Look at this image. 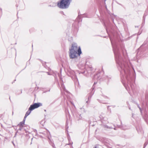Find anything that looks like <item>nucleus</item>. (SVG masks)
Segmentation results:
<instances>
[{
	"instance_id": "obj_32",
	"label": "nucleus",
	"mask_w": 148,
	"mask_h": 148,
	"mask_svg": "<svg viewBox=\"0 0 148 148\" xmlns=\"http://www.w3.org/2000/svg\"><path fill=\"white\" fill-rule=\"evenodd\" d=\"M40 134H44L45 136H46V134L45 133L40 132Z\"/></svg>"
},
{
	"instance_id": "obj_52",
	"label": "nucleus",
	"mask_w": 148,
	"mask_h": 148,
	"mask_svg": "<svg viewBox=\"0 0 148 148\" xmlns=\"http://www.w3.org/2000/svg\"><path fill=\"white\" fill-rule=\"evenodd\" d=\"M140 34H139L138 33V35H140Z\"/></svg>"
},
{
	"instance_id": "obj_16",
	"label": "nucleus",
	"mask_w": 148,
	"mask_h": 148,
	"mask_svg": "<svg viewBox=\"0 0 148 148\" xmlns=\"http://www.w3.org/2000/svg\"><path fill=\"white\" fill-rule=\"evenodd\" d=\"M56 6V3H53L51 4L48 5V6L51 7H54Z\"/></svg>"
},
{
	"instance_id": "obj_6",
	"label": "nucleus",
	"mask_w": 148,
	"mask_h": 148,
	"mask_svg": "<svg viewBox=\"0 0 148 148\" xmlns=\"http://www.w3.org/2000/svg\"><path fill=\"white\" fill-rule=\"evenodd\" d=\"M68 72L71 75H73V76H74L75 78V80H77V78L76 75L77 73H78L79 74H80V73L83 74L84 73V72H81L79 71H77L76 72V73H75L74 71L73 70H71V69L69 70Z\"/></svg>"
},
{
	"instance_id": "obj_37",
	"label": "nucleus",
	"mask_w": 148,
	"mask_h": 148,
	"mask_svg": "<svg viewBox=\"0 0 148 148\" xmlns=\"http://www.w3.org/2000/svg\"><path fill=\"white\" fill-rule=\"evenodd\" d=\"M104 97L105 98H108V97L106 96H104Z\"/></svg>"
},
{
	"instance_id": "obj_19",
	"label": "nucleus",
	"mask_w": 148,
	"mask_h": 148,
	"mask_svg": "<svg viewBox=\"0 0 148 148\" xmlns=\"http://www.w3.org/2000/svg\"><path fill=\"white\" fill-rule=\"evenodd\" d=\"M82 16L83 17H89L88 16L87 14V13H84L83 14H82Z\"/></svg>"
},
{
	"instance_id": "obj_8",
	"label": "nucleus",
	"mask_w": 148,
	"mask_h": 148,
	"mask_svg": "<svg viewBox=\"0 0 148 148\" xmlns=\"http://www.w3.org/2000/svg\"><path fill=\"white\" fill-rule=\"evenodd\" d=\"M144 118L146 122L148 121V102L146 103V110L145 112Z\"/></svg>"
},
{
	"instance_id": "obj_25",
	"label": "nucleus",
	"mask_w": 148,
	"mask_h": 148,
	"mask_svg": "<svg viewBox=\"0 0 148 148\" xmlns=\"http://www.w3.org/2000/svg\"><path fill=\"white\" fill-rule=\"evenodd\" d=\"M146 15L145 14L144 15V16L143 17V21H144V22H145V16H146Z\"/></svg>"
},
{
	"instance_id": "obj_53",
	"label": "nucleus",
	"mask_w": 148,
	"mask_h": 148,
	"mask_svg": "<svg viewBox=\"0 0 148 148\" xmlns=\"http://www.w3.org/2000/svg\"><path fill=\"white\" fill-rule=\"evenodd\" d=\"M13 114V112H12V114Z\"/></svg>"
},
{
	"instance_id": "obj_49",
	"label": "nucleus",
	"mask_w": 148,
	"mask_h": 148,
	"mask_svg": "<svg viewBox=\"0 0 148 148\" xmlns=\"http://www.w3.org/2000/svg\"><path fill=\"white\" fill-rule=\"evenodd\" d=\"M35 131H36V132H37V131H36V130H35V131H34V132H35Z\"/></svg>"
},
{
	"instance_id": "obj_11",
	"label": "nucleus",
	"mask_w": 148,
	"mask_h": 148,
	"mask_svg": "<svg viewBox=\"0 0 148 148\" xmlns=\"http://www.w3.org/2000/svg\"><path fill=\"white\" fill-rule=\"evenodd\" d=\"M99 73H98L96 74H95L93 77V79H100V78L99 77Z\"/></svg>"
},
{
	"instance_id": "obj_22",
	"label": "nucleus",
	"mask_w": 148,
	"mask_h": 148,
	"mask_svg": "<svg viewBox=\"0 0 148 148\" xmlns=\"http://www.w3.org/2000/svg\"><path fill=\"white\" fill-rule=\"evenodd\" d=\"M80 109L81 110L82 112H86L84 108H81Z\"/></svg>"
},
{
	"instance_id": "obj_42",
	"label": "nucleus",
	"mask_w": 148,
	"mask_h": 148,
	"mask_svg": "<svg viewBox=\"0 0 148 148\" xmlns=\"http://www.w3.org/2000/svg\"><path fill=\"white\" fill-rule=\"evenodd\" d=\"M132 117L133 118V116H134V114L133 113H132Z\"/></svg>"
},
{
	"instance_id": "obj_24",
	"label": "nucleus",
	"mask_w": 148,
	"mask_h": 148,
	"mask_svg": "<svg viewBox=\"0 0 148 148\" xmlns=\"http://www.w3.org/2000/svg\"><path fill=\"white\" fill-rule=\"evenodd\" d=\"M97 100L99 102L101 103H103V104H106V103H105L102 101H101L99 99H98Z\"/></svg>"
},
{
	"instance_id": "obj_1",
	"label": "nucleus",
	"mask_w": 148,
	"mask_h": 148,
	"mask_svg": "<svg viewBox=\"0 0 148 148\" xmlns=\"http://www.w3.org/2000/svg\"><path fill=\"white\" fill-rule=\"evenodd\" d=\"M104 25L111 42L115 60L120 72L122 82L128 91L131 90L134 92V86L133 83L134 81L131 71L133 70L135 72L134 70L130 64H129L128 62L121 57L118 47L119 37L113 29L110 23L105 22Z\"/></svg>"
},
{
	"instance_id": "obj_17",
	"label": "nucleus",
	"mask_w": 148,
	"mask_h": 148,
	"mask_svg": "<svg viewBox=\"0 0 148 148\" xmlns=\"http://www.w3.org/2000/svg\"><path fill=\"white\" fill-rule=\"evenodd\" d=\"M117 126L119 128L122 130H126V129L125 128V127H123V126L122 125H117Z\"/></svg>"
},
{
	"instance_id": "obj_15",
	"label": "nucleus",
	"mask_w": 148,
	"mask_h": 148,
	"mask_svg": "<svg viewBox=\"0 0 148 148\" xmlns=\"http://www.w3.org/2000/svg\"><path fill=\"white\" fill-rule=\"evenodd\" d=\"M25 122L23 121L20 122V123L17 126L19 127H23V126L24 125Z\"/></svg>"
},
{
	"instance_id": "obj_12",
	"label": "nucleus",
	"mask_w": 148,
	"mask_h": 148,
	"mask_svg": "<svg viewBox=\"0 0 148 148\" xmlns=\"http://www.w3.org/2000/svg\"><path fill=\"white\" fill-rule=\"evenodd\" d=\"M95 84H96L95 82H94V84L93 85L92 88L91 89V91L89 93L90 94V95H93L95 91L94 90V89L95 87L94 86V85Z\"/></svg>"
},
{
	"instance_id": "obj_48",
	"label": "nucleus",
	"mask_w": 148,
	"mask_h": 148,
	"mask_svg": "<svg viewBox=\"0 0 148 148\" xmlns=\"http://www.w3.org/2000/svg\"><path fill=\"white\" fill-rule=\"evenodd\" d=\"M105 7H106V9H107V7L106 6H105Z\"/></svg>"
},
{
	"instance_id": "obj_38",
	"label": "nucleus",
	"mask_w": 148,
	"mask_h": 148,
	"mask_svg": "<svg viewBox=\"0 0 148 148\" xmlns=\"http://www.w3.org/2000/svg\"><path fill=\"white\" fill-rule=\"evenodd\" d=\"M114 130H117V129H116V127H114Z\"/></svg>"
},
{
	"instance_id": "obj_40",
	"label": "nucleus",
	"mask_w": 148,
	"mask_h": 148,
	"mask_svg": "<svg viewBox=\"0 0 148 148\" xmlns=\"http://www.w3.org/2000/svg\"><path fill=\"white\" fill-rule=\"evenodd\" d=\"M140 132H141V133H143V130H141L140 131Z\"/></svg>"
},
{
	"instance_id": "obj_44",
	"label": "nucleus",
	"mask_w": 148,
	"mask_h": 148,
	"mask_svg": "<svg viewBox=\"0 0 148 148\" xmlns=\"http://www.w3.org/2000/svg\"><path fill=\"white\" fill-rule=\"evenodd\" d=\"M137 130L138 132L139 133V131L137 129Z\"/></svg>"
},
{
	"instance_id": "obj_10",
	"label": "nucleus",
	"mask_w": 148,
	"mask_h": 148,
	"mask_svg": "<svg viewBox=\"0 0 148 148\" xmlns=\"http://www.w3.org/2000/svg\"><path fill=\"white\" fill-rule=\"evenodd\" d=\"M82 14H80V12H78V16L76 19V21H77L78 23H79L82 21V17L81 16Z\"/></svg>"
},
{
	"instance_id": "obj_13",
	"label": "nucleus",
	"mask_w": 148,
	"mask_h": 148,
	"mask_svg": "<svg viewBox=\"0 0 148 148\" xmlns=\"http://www.w3.org/2000/svg\"><path fill=\"white\" fill-rule=\"evenodd\" d=\"M61 81H62V82H61L60 84H61V86L62 88V89L64 91H65L66 92V89L64 85L63 81L62 80Z\"/></svg>"
},
{
	"instance_id": "obj_26",
	"label": "nucleus",
	"mask_w": 148,
	"mask_h": 148,
	"mask_svg": "<svg viewBox=\"0 0 148 148\" xmlns=\"http://www.w3.org/2000/svg\"><path fill=\"white\" fill-rule=\"evenodd\" d=\"M138 107L139 108V109H140V113H141V114H142V109H141V108L140 107V106L138 105Z\"/></svg>"
},
{
	"instance_id": "obj_46",
	"label": "nucleus",
	"mask_w": 148,
	"mask_h": 148,
	"mask_svg": "<svg viewBox=\"0 0 148 148\" xmlns=\"http://www.w3.org/2000/svg\"><path fill=\"white\" fill-rule=\"evenodd\" d=\"M48 139H49L50 140V138H49V137H48Z\"/></svg>"
},
{
	"instance_id": "obj_51",
	"label": "nucleus",
	"mask_w": 148,
	"mask_h": 148,
	"mask_svg": "<svg viewBox=\"0 0 148 148\" xmlns=\"http://www.w3.org/2000/svg\"><path fill=\"white\" fill-rule=\"evenodd\" d=\"M68 140H69V138H68Z\"/></svg>"
},
{
	"instance_id": "obj_4",
	"label": "nucleus",
	"mask_w": 148,
	"mask_h": 148,
	"mask_svg": "<svg viewBox=\"0 0 148 148\" xmlns=\"http://www.w3.org/2000/svg\"><path fill=\"white\" fill-rule=\"evenodd\" d=\"M148 49V38L144 42L143 44L138 49V51H144L146 49Z\"/></svg>"
},
{
	"instance_id": "obj_3",
	"label": "nucleus",
	"mask_w": 148,
	"mask_h": 148,
	"mask_svg": "<svg viewBox=\"0 0 148 148\" xmlns=\"http://www.w3.org/2000/svg\"><path fill=\"white\" fill-rule=\"evenodd\" d=\"M70 49H72L74 51H75L78 53V55L79 56L82 53V51L80 47H78L77 44L75 43L72 44V47Z\"/></svg>"
},
{
	"instance_id": "obj_7",
	"label": "nucleus",
	"mask_w": 148,
	"mask_h": 148,
	"mask_svg": "<svg viewBox=\"0 0 148 148\" xmlns=\"http://www.w3.org/2000/svg\"><path fill=\"white\" fill-rule=\"evenodd\" d=\"M42 106V104L40 103H34L31 105L30 107V109L33 110L35 108H37Z\"/></svg>"
},
{
	"instance_id": "obj_43",
	"label": "nucleus",
	"mask_w": 148,
	"mask_h": 148,
	"mask_svg": "<svg viewBox=\"0 0 148 148\" xmlns=\"http://www.w3.org/2000/svg\"><path fill=\"white\" fill-rule=\"evenodd\" d=\"M110 106H108V107H107V109H109V107Z\"/></svg>"
},
{
	"instance_id": "obj_33",
	"label": "nucleus",
	"mask_w": 148,
	"mask_h": 148,
	"mask_svg": "<svg viewBox=\"0 0 148 148\" xmlns=\"http://www.w3.org/2000/svg\"><path fill=\"white\" fill-rule=\"evenodd\" d=\"M42 65H43V66H45V62H42Z\"/></svg>"
},
{
	"instance_id": "obj_41",
	"label": "nucleus",
	"mask_w": 148,
	"mask_h": 148,
	"mask_svg": "<svg viewBox=\"0 0 148 148\" xmlns=\"http://www.w3.org/2000/svg\"><path fill=\"white\" fill-rule=\"evenodd\" d=\"M72 143H69L68 145H71V144H72L73 143L72 142Z\"/></svg>"
},
{
	"instance_id": "obj_23",
	"label": "nucleus",
	"mask_w": 148,
	"mask_h": 148,
	"mask_svg": "<svg viewBox=\"0 0 148 148\" xmlns=\"http://www.w3.org/2000/svg\"><path fill=\"white\" fill-rule=\"evenodd\" d=\"M148 143V142H145L144 145V146L143 148H145L146 146L147 145Z\"/></svg>"
},
{
	"instance_id": "obj_50",
	"label": "nucleus",
	"mask_w": 148,
	"mask_h": 148,
	"mask_svg": "<svg viewBox=\"0 0 148 148\" xmlns=\"http://www.w3.org/2000/svg\"><path fill=\"white\" fill-rule=\"evenodd\" d=\"M44 111H46V110H44Z\"/></svg>"
},
{
	"instance_id": "obj_34",
	"label": "nucleus",
	"mask_w": 148,
	"mask_h": 148,
	"mask_svg": "<svg viewBox=\"0 0 148 148\" xmlns=\"http://www.w3.org/2000/svg\"><path fill=\"white\" fill-rule=\"evenodd\" d=\"M60 13L62 14H63L64 15V12L63 11H60Z\"/></svg>"
},
{
	"instance_id": "obj_39",
	"label": "nucleus",
	"mask_w": 148,
	"mask_h": 148,
	"mask_svg": "<svg viewBox=\"0 0 148 148\" xmlns=\"http://www.w3.org/2000/svg\"><path fill=\"white\" fill-rule=\"evenodd\" d=\"M18 132V131H17V132L15 134V136H14V137H15L16 136V133H17V132Z\"/></svg>"
},
{
	"instance_id": "obj_5",
	"label": "nucleus",
	"mask_w": 148,
	"mask_h": 148,
	"mask_svg": "<svg viewBox=\"0 0 148 148\" xmlns=\"http://www.w3.org/2000/svg\"><path fill=\"white\" fill-rule=\"evenodd\" d=\"M69 56L70 58H75L77 57L78 55V53L74 51L72 49H69Z\"/></svg>"
},
{
	"instance_id": "obj_20",
	"label": "nucleus",
	"mask_w": 148,
	"mask_h": 148,
	"mask_svg": "<svg viewBox=\"0 0 148 148\" xmlns=\"http://www.w3.org/2000/svg\"><path fill=\"white\" fill-rule=\"evenodd\" d=\"M49 143L50 145H51L53 148H56L54 144L52 142H50Z\"/></svg>"
},
{
	"instance_id": "obj_18",
	"label": "nucleus",
	"mask_w": 148,
	"mask_h": 148,
	"mask_svg": "<svg viewBox=\"0 0 148 148\" xmlns=\"http://www.w3.org/2000/svg\"><path fill=\"white\" fill-rule=\"evenodd\" d=\"M92 95H90V94H89V96H88V100L87 101H86V103H87V104L88 103V101H90V99L91 98L92 96Z\"/></svg>"
},
{
	"instance_id": "obj_30",
	"label": "nucleus",
	"mask_w": 148,
	"mask_h": 148,
	"mask_svg": "<svg viewBox=\"0 0 148 148\" xmlns=\"http://www.w3.org/2000/svg\"><path fill=\"white\" fill-rule=\"evenodd\" d=\"M46 133H47V135H48L49 134H50V132H49L48 131V130H46Z\"/></svg>"
},
{
	"instance_id": "obj_14",
	"label": "nucleus",
	"mask_w": 148,
	"mask_h": 148,
	"mask_svg": "<svg viewBox=\"0 0 148 148\" xmlns=\"http://www.w3.org/2000/svg\"><path fill=\"white\" fill-rule=\"evenodd\" d=\"M32 110H31L30 109V107H29V108L28 110L26 112L25 115L27 116H28L30 114V113L31 112Z\"/></svg>"
},
{
	"instance_id": "obj_31",
	"label": "nucleus",
	"mask_w": 148,
	"mask_h": 148,
	"mask_svg": "<svg viewBox=\"0 0 148 148\" xmlns=\"http://www.w3.org/2000/svg\"><path fill=\"white\" fill-rule=\"evenodd\" d=\"M75 23H74L73 24V26H74V27H76V26H75Z\"/></svg>"
},
{
	"instance_id": "obj_54",
	"label": "nucleus",
	"mask_w": 148,
	"mask_h": 148,
	"mask_svg": "<svg viewBox=\"0 0 148 148\" xmlns=\"http://www.w3.org/2000/svg\"><path fill=\"white\" fill-rule=\"evenodd\" d=\"M129 109H130V108H129Z\"/></svg>"
},
{
	"instance_id": "obj_21",
	"label": "nucleus",
	"mask_w": 148,
	"mask_h": 148,
	"mask_svg": "<svg viewBox=\"0 0 148 148\" xmlns=\"http://www.w3.org/2000/svg\"><path fill=\"white\" fill-rule=\"evenodd\" d=\"M104 127H105L107 128H113L111 126H109L107 125H104Z\"/></svg>"
},
{
	"instance_id": "obj_9",
	"label": "nucleus",
	"mask_w": 148,
	"mask_h": 148,
	"mask_svg": "<svg viewBox=\"0 0 148 148\" xmlns=\"http://www.w3.org/2000/svg\"><path fill=\"white\" fill-rule=\"evenodd\" d=\"M73 115L75 119L79 121L82 119V117L81 114H79L77 112H75Z\"/></svg>"
},
{
	"instance_id": "obj_28",
	"label": "nucleus",
	"mask_w": 148,
	"mask_h": 148,
	"mask_svg": "<svg viewBox=\"0 0 148 148\" xmlns=\"http://www.w3.org/2000/svg\"><path fill=\"white\" fill-rule=\"evenodd\" d=\"M20 127V128L18 129V130H20V131L21 130L23 127L21 126V127Z\"/></svg>"
},
{
	"instance_id": "obj_36",
	"label": "nucleus",
	"mask_w": 148,
	"mask_h": 148,
	"mask_svg": "<svg viewBox=\"0 0 148 148\" xmlns=\"http://www.w3.org/2000/svg\"><path fill=\"white\" fill-rule=\"evenodd\" d=\"M93 148H97V145H96Z\"/></svg>"
},
{
	"instance_id": "obj_35",
	"label": "nucleus",
	"mask_w": 148,
	"mask_h": 148,
	"mask_svg": "<svg viewBox=\"0 0 148 148\" xmlns=\"http://www.w3.org/2000/svg\"><path fill=\"white\" fill-rule=\"evenodd\" d=\"M145 23V22H144V21H143V23H142V25H144Z\"/></svg>"
},
{
	"instance_id": "obj_45",
	"label": "nucleus",
	"mask_w": 148,
	"mask_h": 148,
	"mask_svg": "<svg viewBox=\"0 0 148 148\" xmlns=\"http://www.w3.org/2000/svg\"><path fill=\"white\" fill-rule=\"evenodd\" d=\"M47 73H48V75H50V74H49V72H47Z\"/></svg>"
},
{
	"instance_id": "obj_27",
	"label": "nucleus",
	"mask_w": 148,
	"mask_h": 148,
	"mask_svg": "<svg viewBox=\"0 0 148 148\" xmlns=\"http://www.w3.org/2000/svg\"><path fill=\"white\" fill-rule=\"evenodd\" d=\"M27 116L25 115V116H24V119L23 120V121H25V120H26V117H27Z\"/></svg>"
},
{
	"instance_id": "obj_2",
	"label": "nucleus",
	"mask_w": 148,
	"mask_h": 148,
	"mask_svg": "<svg viewBox=\"0 0 148 148\" xmlns=\"http://www.w3.org/2000/svg\"><path fill=\"white\" fill-rule=\"evenodd\" d=\"M72 0H60L58 2L57 5L61 9H67L70 5Z\"/></svg>"
},
{
	"instance_id": "obj_29",
	"label": "nucleus",
	"mask_w": 148,
	"mask_h": 148,
	"mask_svg": "<svg viewBox=\"0 0 148 148\" xmlns=\"http://www.w3.org/2000/svg\"><path fill=\"white\" fill-rule=\"evenodd\" d=\"M110 78L108 76H107L106 77V79H107L108 80H109Z\"/></svg>"
},
{
	"instance_id": "obj_47",
	"label": "nucleus",
	"mask_w": 148,
	"mask_h": 148,
	"mask_svg": "<svg viewBox=\"0 0 148 148\" xmlns=\"http://www.w3.org/2000/svg\"><path fill=\"white\" fill-rule=\"evenodd\" d=\"M12 143H13V145H14V143H13V142H12Z\"/></svg>"
}]
</instances>
